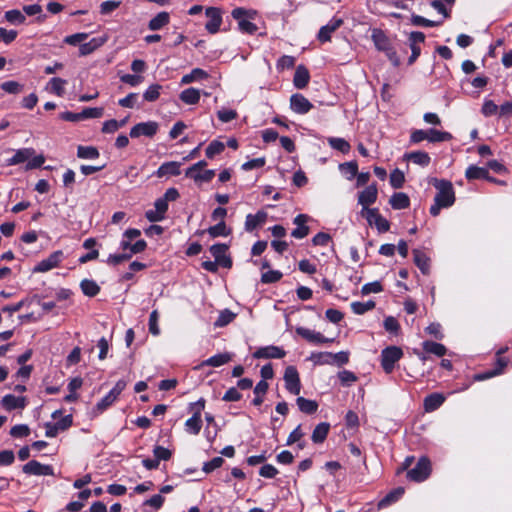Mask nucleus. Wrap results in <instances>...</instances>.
Wrapping results in <instances>:
<instances>
[{
	"instance_id": "nucleus-1",
	"label": "nucleus",
	"mask_w": 512,
	"mask_h": 512,
	"mask_svg": "<svg viewBox=\"0 0 512 512\" xmlns=\"http://www.w3.org/2000/svg\"><path fill=\"white\" fill-rule=\"evenodd\" d=\"M231 15L237 21L242 33L250 35L256 33L258 27L252 22L258 15L256 10L238 7L232 10Z\"/></svg>"
},
{
	"instance_id": "nucleus-2",
	"label": "nucleus",
	"mask_w": 512,
	"mask_h": 512,
	"mask_svg": "<svg viewBox=\"0 0 512 512\" xmlns=\"http://www.w3.org/2000/svg\"><path fill=\"white\" fill-rule=\"evenodd\" d=\"M433 185L437 190L434 201L447 208L452 206L455 202V192L452 183L444 179H434Z\"/></svg>"
},
{
	"instance_id": "nucleus-3",
	"label": "nucleus",
	"mask_w": 512,
	"mask_h": 512,
	"mask_svg": "<svg viewBox=\"0 0 512 512\" xmlns=\"http://www.w3.org/2000/svg\"><path fill=\"white\" fill-rule=\"evenodd\" d=\"M403 356V351L400 347L389 346L381 352V366L385 373L390 374L395 367V363L398 362Z\"/></svg>"
},
{
	"instance_id": "nucleus-4",
	"label": "nucleus",
	"mask_w": 512,
	"mask_h": 512,
	"mask_svg": "<svg viewBox=\"0 0 512 512\" xmlns=\"http://www.w3.org/2000/svg\"><path fill=\"white\" fill-rule=\"evenodd\" d=\"M431 473V462L427 457H421L414 468L408 470L407 478L414 482L426 480Z\"/></svg>"
},
{
	"instance_id": "nucleus-5",
	"label": "nucleus",
	"mask_w": 512,
	"mask_h": 512,
	"mask_svg": "<svg viewBox=\"0 0 512 512\" xmlns=\"http://www.w3.org/2000/svg\"><path fill=\"white\" fill-rule=\"evenodd\" d=\"M126 385L127 383L124 380L117 381L115 386L96 404L97 412L102 413L109 408L117 400Z\"/></svg>"
},
{
	"instance_id": "nucleus-6",
	"label": "nucleus",
	"mask_w": 512,
	"mask_h": 512,
	"mask_svg": "<svg viewBox=\"0 0 512 512\" xmlns=\"http://www.w3.org/2000/svg\"><path fill=\"white\" fill-rule=\"evenodd\" d=\"M285 388L293 395H299L301 391V382L297 369L294 366H288L284 372Z\"/></svg>"
},
{
	"instance_id": "nucleus-7",
	"label": "nucleus",
	"mask_w": 512,
	"mask_h": 512,
	"mask_svg": "<svg viewBox=\"0 0 512 512\" xmlns=\"http://www.w3.org/2000/svg\"><path fill=\"white\" fill-rule=\"evenodd\" d=\"M63 260V252L61 250L54 251L46 259L41 260L34 268V273H44L59 266Z\"/></svg>"
},
{
	"instance_id": "nucleus-8",
	"label": "nucleus",
	"mask_w": 512,
	"mask_h": 512,
	"mask_svg": "<svg viewBox=\"0 0 512 512\" xmlns=\"http://www.w3.org/2000/svg\"><path fill=\"white\" fill-rule=\"evenodd\" d=\"M362 216L366 218L369 225H375L380 233L387 232L390 229L389 221L379 213L377 208L365 211Z\"/></svg>"
},
{
	"instance_id": "nucleus-9",
	"label": "nucleus",
	"mask_w": 512,
	"mask_h": 512,
	"mask_svg": "<svg viewBox=\"0 0 512 512\" xmlns=\"http://www.w3.org/2000/svg\"><path fill=\"white\" fill-rule=\"evenodd\" d=\"M378 189L375 183L367 186L364 190H362L358 195V204L362 206L361 214L364 215V212L369 210V206L374 204L377 200Z\"/></svg>"
},
{
	"instance_id": "nucleus-10",
	"label": "nucleus",
	"mask_w": 512,
	"mask_h": 512,
	"mask_svg": "<svg viewBox=\"0 0 512 512\" xmlns=\"http://www.w3.org/2000/svg\"><path fill=\"white\" fill-rule=\"evenodd\" d=\"M159 125L155 121L141 122L134 125L130 130L131 138L140 136L153 137L158 131Z\"/></svg>"
},
{
	"instance_id": "nucleus-11",
	"label": "nucleus",
	"mask_w": 512,
	"mask_h": 512,
	"mask_svg": "<svg viewBox=\"0 0 512 512\" xmlns=\"http://www.w3.org/2000/svg\"><path fill=\"white\" fill-rule=\"evenodd\" d=\"M23 473L27 475H37V476H53L54 469L51 465L42 464L36 460H31L27 462L22 467Z\"/></svg>"
},
{
	"instance_id": "nucleus-12",
	"label": "nucleus",
	"mask_w": 512,
	"mask_h": 512,
	"mask_svg": "<svg viewBox=\"0 0 512 512\" xmlns=\"http://www.w3.org/2000/svg\"><path fill=\"white\" fill-rule=\"evenodd\" d=\"M208 21L205 24L206 30L215 34L219 31L222 23V11L218 7H208L205 11Z\"/></svg>"
},
{
	"instance_id": "nucleus-13",
	"label": "nucleus",
	"mask_w": 512,
	"mask_h": 512,
	"mask_svg": "<svg viewBox=\"0 0 512 512\" xmlns=\"http://www.w3.org/2000/svg\"><path fill=\"white\" fill-rule=\"evenodd\" d=\"M228 245L217 243L210 247V253L215 258V261L220 264L221 267L231 268L232 267V259L227 255Z\"/></svg>"
},
{
	"instance_id": "nucleus-14",
	"label": "nucleus",
	"mask_w": 512,
	"mask_h": 512,
	"mask_svg": "<svg viewBox=\"0 0 512 512\" xmlns=\"http://www.w3.org/2000/svg\"><path fill=\"white\" fill-rule=\"evenodd\" d=\"M286 352L281 347L269 345L258 348L253 353L255 359H281L285 357Z\"/></svg>"
},
{
	"instance_id": "nucleus-15",
	"label": "nucleus",
	"mask_w": 512,
	"mask_h": 512,
	"mask_svg": "<svg viewBox=\"0 0 512 512\" xmlns=\"http://www.w3.org/2000/svg\"><path fill=\"white\" fill-rule=\"evenodd\" d=\"M313 108V104L302 94L295 93L290 97V109L297 114H306Z\"/></svg>"
},
{
	"instance_id": "nucleus-16",
	"label": "nucleus",
	"mask_w": 512,
	"mask_h": 512,
	"mask_svg": "<svg viewBox=\"0 0 512 512\" xmlns=\"http://www.w3.org/2000/svg\"><path fill=\"white\" fill-rule=\"evenodd\" d=\"M296 333L307 340L310 343L313 344H324V343H331L334 341L332 338H326L324 335H322L320 332H316L314 330H311L309 328L305 327H297Z\"/></svg>"
},
{
	"instance_id": "nucleus-17",
	"label": "nucleus",
	"mask_w": 512,
	"mask_h": 512,
	"mask_svg": "<svg viewBox=\"0 0 512 512\" xmlns=\"http://www.w3.org/2000/svg\"><path fill=\"white\" fill-rule=\"evenodd\" d=\"M1 406L6 411L24 409L27 406V399L24 396H15L13 394H7L2 398Z\"/></svg>"
},
{
	"instance_id": "nucleus-18",
	"label": "nucleus",
	"mask_w": 512,
	"mask_h": 512,
	"mask_svg": "<svg viewBox=\"0 0 512 512\" xmlns=\"http://www.w3.org/2000/svg\"><path fill=\"white\" fill-rule=\"evenodd\" d=\"M310 217L306 214H298L294 220L293 223L297 226L295 229L292 230L291 236L296 239H303L309 234V227L306 225Z\"/></svg>"
},
{
	"instance_id": "nucleus-19",
	"label": "nucleus",
	"mask_w": 512,
	"mask_h": 512,
	"mask_svg": "<svg viewBox=\"0 0 512 512\" xmlns=\"http://www.w3.org/2000/svg\"><path fill=\"white\" fill-rule=\"evenodd\" d=\"M343 24L341 18L333 17L326 25L322 26L318 32V40L327 42L331 39V34Z\"/></svg>"
},
{
	"instance_id": "nucleus-20",
	"label": "nucleus",
	"mask_w": 512,
	"mask_h": 512,
	"mask_svg": "<svg viewBox=\"0 0 512 512\" xmlns=\"http://www.w3.org/2000/svg\"><path fill=\"white\" fill-rule=\"evenodd\" d=\"M371 38L378 51L385 52L393 46L389 37L381 29H373Z\"/></svg>"
},
{
	"instance_id": "nucleus-21",
	"label": "nucleus",
	"mask_w": 512,
	"mask_h": 512,
	"mask_svg": "<svg viewBox=\"0 0 512 512\" xmlns=\"http://www.w3.org/2000/svg\"><path fill=\"white\" fill-rule=\"evenodd\" d=\"M180 167H181V163H179V162H176V161L165 162L160 165V167L155 172V175L158 178H162L165 176H178L181 173Z\"/></svg>"
},
{
	"instance_id": "nucleus-22",
	"label": "nucleus",
	"mask_w": 512,
	"mask_h": 512,
	"mask_svg": "<svg viewBox=\"0 0 512 512\" xmlns=\"http://www.w3.org/2000/svg\"><path fill=\"white\" fill-rule=\"evenodd\" d=\"M267 219V213L264 211H258L256 214H248L245 220V230L252 232L257 227L263 225Z\"/></svg>"
},
{
	"instance_id": "nucleus-23",
	"label": "nucleus",
	"mask_w": 512,
	"mask_h": 512,
	"mask_svg": "<svg viewBox=\"0 0 512 512\" xmlns=\"http://www.w3.org/2000/svg\"><path fill=\"white\" fill-rule=\"evenodd\" d=\"M465 176L468 180L485 179L487 181H494V177L489 175L487 168L476 165H470L466 169Z\"/></svg>"
},
{
	"instance_id": "nucleus-24",
	"label": "nucleus",
	"mask_w": 512,
	"mask_h": 512,
	"mask_svg": "<svg viewBox=\"0 0 512 512\" xmlns=\"http://www.w3.org/2000/svg\"><path fill=\"white\" fill-rule=\"evenodd\" d=\"M310 80V73L304 65H298L294 74L293 84L297 89H304Z\"/></svg>"
},
{
	"instance_id": "nucleus-25",
	"label": "nucleus",
	"mask_w": 512,
	"mask_h": 512,
	"mask_svg": "<svg viewBox=\"0 0 512 512\" xmlns=\"http://www.w3.org/2000/svg\"><path fill=\"white\" fill-rule=\"evenodd\" d=\"M34 154L35 149L33 148L18 149L11 158L7 159V165L13 166L24 163L25 161H28V159H30Z\"/></svg>"
},
{
	"instance_id": "nucleus-26",
	"label": "nucleus",
	"mask_w": 512,
	"mask_h": 512,
	"mask_svg": "<svg viewBox=\"0 0 512 512\" xmlns=\"http://www.w3.org/2000/svg\"><path fill=\"white\" fill-rule=\"evenodd\" d=\"M208 78L209 74L205 70L201 68H194L190 73L182 76L180 84L187 85L193 82H200Z\"/></svg>"
},
{
	"instance_id": "nucleus-27",
	"label": "nucleus",
	"mask_w": 512,
	"mask_h": 512,
	"mask_svg": "<svg viewBox=\"0 0 512 512\" xmlns=\"http://www.w3.org/2000/svg\"><path fill=\"white\" fill-rule=\"evenodd\" d=\"M414 263L420 269V271L427 275L430 271V259L429 257L419 249L413 250Z\"/></svg>"
},
{
	"instance_id": "nucleus-28",
	"label": "nucleus",
	"mask_w": 512,
	"mask_h": 512,
	"mask_svg": "<svg viewBox=\"0 0 512 512\" xmlns=\"http://www.w3.org/2000/svg\"><path fill=\"white\" fill-rule=\"evenodd\" d=\"M445 401V397L441 393H432L424 399V409L427 412L437 410Z\"/></svg>"
},
{
	"instance_id": "nucleus-29",
	"label": "nucleus",
	"mask_w": 512,
	"mask_h": 512,
	"mask_svg": "<svg viewBox=\"0 0 512 512\" xmlns=\"http://www.w3.org/2000/svg\"><path fill=\"white\" fill-rule=\"evenodd\" d=\"M507 365V361L505 359H501L499 358L497 360V364H496V367L493 369V370H489V371H486V372H483V373H478L474 376V379L476 381H483V380H487L489 378H492L494 376H497L499 374H501L504 370V368L506 367Z\"/></svg>"
},
{
	"instance_id": "nucleus-30",
	"label": "nucleus",
	"mask_w": 512,
	"mask_h": 512,
	"mask_svg": "<svg viewBox=\"0 0 512 512\" xmlns=\"http://www.w3.org/2000/svg\"><path fill=\"white\" fill-rule=\"evenodd\" d=\"M404 494V488L398 487L392 491H390L384 498H382L377 506L378 509H383L388 507L389 505L397 502Z\"/></svg>"
},
{
	"instance_id": "nucleus-31",
	"label": "nucleus",
	"mask_w": 512,
	"mask_h": 512,
	"mask_svg": "<svg viewBox=\"0 0 512 512\" xmlns=\"http://www.w3.org/2000/svg\"><path fill=\"white\" fill-rule=\"evenodd\" d=\"M232 360V354L225 352L209 357L202 362L203 366L220 367Z\"/></svg>"
},
{
	"instance_id": "nucleus-32",
	"label": "nucleus",
	"mask_w": 512,
	"mask_h": 512,
	"mask_svg": "<svg viewBox=\"0 0 512 512\" xmlns=\"http://www.w3.org/2000/svg\"><path fill=\"white\" fill-rule=\"evenodd\" d=\"M201 92L196 88H187L179 94V99L187 105H195L199 102Z\"/></svg>"
},
{
	"instance_id": "nucleus-33",
	"label": "nucleus",
	"mask_w": 512,
	"mask_h": 512,
	"mask_svg": "<svg viewBox=\"0 0 512 512\" xmlns=\"http://www.w3.org/2000/svg\"><path fill=\"white\" fill-rule=\"evenodd\" d=\"M391 207L395 210L406 209L410 206V199L406 193H394L389 200Z\"/></svg>"
},
{
	"instance_id": "nucleus-34",
	"label": "nucleus",
	"mask_w": 512,
	"mask_h": 512,
	"mask_svg": "<svg viewBox=\"0 0 512 512\" xmlns=\"http://www.w3.org/2000/svg\"><path fill=\"white\" fill-rule=\"evenodd\" d=\"M330 430V424L327 422L319 423L313 430L311 439L313 443L320 444L325 441Z\"/></svg>"
},
{
	"instance_id": "nucleus-35",
	"label": "nucleus",
	"mask_w": 512,
	"mask_h": 512,
	"mask_svg": "<svg viewBox=\"0 0 512 512\" xmlns=\"http://www.w3.org/2000/svg\"><path fill=\"white\" fill-rule=\"evenodd\" d=\"M105 38H92L89 42L82 43L79 47L80 56H86L93 53L96 49L105 43Z\"/></svg>"
},
{
	"instance_id": "nucleus-36",
	"label": "nucleus",
	"mask_w": 512,
	"mask_h": 512,
	"mask_svg": "<svg viewBox=\"0 0 512 512\" xmlns=\"http://www.w3.org/2000/svg\"><path fill=\"white\" fill-rule=\"evenodd\" d=\"M169 21V13L162 11L149 21L148 28L152 31H157L166 26L169 23Z\"/></svg>"
},
{
	"instance_id": "nucleus-37",
	"label": "nucleus",
	"mask_w": 512,
	"mask_h": 512,
	"mask_svg": "<svg viewBox=\"0 0 512 512\" xmlns=\"http://www.w3.org/2000/svg\"><path fill=\"white\" fill-rule=\"evenodd\" d=\"M405 158L422 167L428 166L431 161L429 154L424 151H414L407 153L405 154Z\"/></svg>"
},
{
	"instance_id": "nucleus-38",
	"label": "nucleus",
	"mask_w": 512,
	"mask_h": 512,
	"mask_svg": "<svg viewBox=\"0 0 512 512\" xmlns=\"http://www.w3.org/2000/svg\"><path fill=\"white\" fill-rule=\"evenodd\" d=\"M202 427V420L201 417H199L198 412H194L192 417L186 420L185 422V430L187 433L192 435L199 434Z\"/></svg>"
},
{
	"instance_id": "nucleus-39",
	"label": "nucleus",
	"mask_w": 512,
	"mask_h": 512,
	"mask_svg": "<svg viewBox=\"0 0 512 512\" xmlns=\"http://www.w3.org/2000/svg\"><path fill=\"white\" fill-rule=\"evenodd\" d=\"M296 403L299 410L305 414H314L318 409V403L316 401L304 397H298Z\"/></svg>"
},
{
	"instance_id": "nucleus-40",
	"label": "nucleus",
	"mask_w": 512,
	"mask_h": 512,
	"mask_svg": "<svg viewBox=\"0 0 512 512\" xmlns=\"http://www.w3.org/2000/svg\"><path fill=\"white\" fill-rule=\"evenodd\" d=\"M422 347L426 353L434 354L438 357L444 356L447 352V349L443 344L433 341H424L422 343Z\"/></svg>"
},
{
	"instance_id": "nucleus-41",
	"label": "nucleus",
	"mask_w": 512,
	"mask_h": 512,
	"mask_svg": "<svg viewBox=\"0 0 512 512\" xmlns=\"http://www.w3.org/2000/svg\"><path fill=\"white\" fill-rule=\"evenodd\" d=\"M428 142L430 143H440L450 141L452 139V134L446 131H439L433 128L427 130Z\"/></svg>"
},
{
	"instance_id": "nucleus-42",
	"label": "nucleus",
	"mask_w": 512,
	"mask_h": 512,
	"mask_svg": "<svg viewBox=\"0 0 512 512\" xmlns=\"http://www.w3.org/2000/svg\"><path fill=\"white\" fill-rule=\"evenodd\" d=\"M80 287H81L83 294L88 297H94L100 291L99 285L94 280H90V279L82 280L80 283Z\"/></svg>"
},
{
	"instance_id": "nucleus-43",
	"label": "nucleus",
	"mask_w": 512,
	"mask_h": 512,
	"mask_svg": "<svg viewBox=\"0 0 512 512\" xmlns=\"http://www.w3.org/2000/svg\"><path fill=\"white\" fill-rule=\"evenodd\" d=\"M328 144L332 149L338 150L344 154L348 153L351 149L349 142L340 137H330Z\"/></svg>"
},
{
	"instance_id": "nucleus-44",
	"label": "nucleus",
	"mask_w": 512,
	"mask_h": 512,
	"mask_svg": "<svg viewBox=\"0 0 512 512\" xmlns=\"http://www.w3.org/2000/svg\"><path fill=\"white\" fill-rule=\"evenodd\" d=\"M207 231L212 238L231 234V229L226 226L224 221H220L216 225L209 227Z\"/></svg>"
},
{
	"instance_id": "nucleus-45",
	"label": "nucleus",
	"mask_w": 512,
	"mask_h": 512,
	"mask_svg": "<svg viewBox=\"0 0 512 512\" xmlns=\"http://www.w3.org/2000/svg\"><path fill=\"white\" fill-rule=\"evenodd\" d=\"M99 151L93 146H78L77 156L81 159H97L99 157Z\"/></svg>"
},
{
	"instance_id": "nucleus-46",
	"label": "nucleus",
	"mask_w": 512,
	"mask_h": 512,
	"mask_svg": "<svg viewBox=\"0 0 512 512\" xmlns=\"http://www.w3.org/2000/svg\"><path fill=\"white\" fill-rule=\"evenodd\" d=\"M67 84V81L65 79L59 78V77H53L50 79L48 85L50 87V91L57 96H63L65 92V85Z\"/></svg>"
},
{
	"instance_id": "nucleus-47",
	"label": "nucleus",
	"mask_w": 512,
	"mask_h": 512,
	"mask_svg": "<svg viewBox=\"0 0 512 512\" xmlns=\"http://www.w3.org/2000/svg\"><path fill=\"white\" fill-rule=\"evenodd\" d=\"M374 308H375V302L372 300H369L367 302L356 301V302L351 303V309L357 315H363L366 312H368Z\"/></svg>"
},
{
	"instance_id": "nucleus-48",
	"label": "nucleus",
	"mask_w": 512,
	"mask_h": 512,
	"mask_svg": "<svg viewBox=\"0 0 512 512\" xmlns=\"http://www.w3.org/2000/svg\"><path fill=\"white\" fill-rule=\"evenodd\" d=\"M185 176L193 179L196 183L210 182L215 176V171L209 169L202 172L200 170L199 172L192 173V175Z\"/></svg>"
},
{
	"instance_id": "nucleus-49",
	"label": "nucleus",
	"mask_w": 512,
	"mask_h": 512,
	"mask_svg": "<svg viewBox=\"0 0 512 512\" xmlns=\"http://www.w3.org/2000/svg\"><path fill=\"white\" fill-rule=\"evenodd\" d=\"M339 168L340 171L343 173V175L346 176L348 180H351L354 177H356L358 173V165L355 161L340 164Z\"/></svg>"
},
{
	"instance_id": "nucleus-50",
	"label": "nucleus",
	"mask_w": 512,
	"mask_h": 512,
	"mask_svg": "<svg viewBox=\"0 0 512 512\" xmlns=\"http://www.w3.org/2000/svg\"><path fill=\"white\" fill-rule=\"evenodd\" d=\"M5 19L11 24H23L26 20L25 15L17 9L8 10L5 12Z\"/></svg>"
},
{
	"instance_id": "nucleus-51",
	"label": "nucleus",
	"mask_w": 512,
	"mask_h": 512,
	"mask_svg": "<svg viewBox=\"0 0 512 512\" xmlns=\"http://www.w3.org/2000/svg\"><path fill=\"white\" fill-rule=\"evenodd\" d=\"M162 86L159 84L150 85L143 93V98L147 102H154L160 97Z\"/></svg>"
},
{
	"instance_id": "nucleus-52",
	"label": "nucleus",
	"mask_w": 512,
	"mask_h": 512,
	"mask_svg": "<svg viewBox=\"0 0 512 512\" xmlns=\"http://www.w3.org/2000/svg\"><path fill=\"white\" fill-rule=\"evenodd\" d=\"M225 149V145L224 143L220 142V141H217V140H213L206 148V156L209 158V159H212L214 158L216 155L222 153Z\"/></svg>"
},
{
	"instance_id": "nucleus-53",
	"label": "nucleus",
	"mask_w": 512,
	"mask_h": 512,
	"mask_svg": "<svg viewBox=\"0 0 512 512\" xmlns=\"http://www.w3.org/2000/svg\"><path fill=\"white\" fill-rule=\"evenodd\" d=\"M309 359L316 365L330 364L332 360L331 352L312 353Z\"/></svg>"
},
{
	"instance_id": "nucleus-54",
	"label": "nucleus",
	"mask_w": 512,
	"mask_h": 512,
	"mask_svg": "<svg viewBox=\"0 0 512 512\" xmlns=\"http://www.w3.org/2000/svg\"><path fill=\"white\" fill-rule=\"evenodd\" d=\"M124 0H108L100 4V13L102 15H109L115 11Z\"/></svg>"
},
{
	"instance_id": "nucleus-55",
	"label": "nucleus",
	"mask_w": 512,
	"mask_h": 512,
	"mask_svg": "<svg viewBox=\"0 0 512 512\" xmlns=\"http://www.w3.org/2000/svg\"><path fill=\"white\" fill-rule=\"evenodd\" d=\"M405 181L404 173L399 169H394L390 174V185L395 188L399 189L403 186Z\"/></svg>"
},
{
	"instance_id": "nucleus-56",
	"label": "nucleus",
	"mask_w": 512,
	"mask_h": 512,
	"mask_svg": "<svg viewBox=\"0 0 512 512\" xmlns=\"http://www.w3.org/2000/svg\"><path fill=\"white\" fill-rule=\"evenodd\" d=\"M411 23L415 26L422 27H436L441 24L440 21H432L420 15H412Z\"/></svg>"
},
{
	"instance_id": "nucleus-57",
	"label": "nucleus",
	"mask_w": 512,
	"mask_h": 512,
	"mask_svg": "<svg viewBox=\"0 0 512 512\" xmlns=\"http://www.w3.org/2000/svg\"><path fill=\"white\" fill-rule=\"evenodd\" d=\"M383 326L389 333L397 335L400 330V325L397 319L393 316H388L384 319Z\"/></svg>"
},
{
	"instance_id": "nucleus-58",
	"label": "nucleus",
	"mask_w": 512,
	"mask_h": 512,
	"mask_svg": "<svg viewBox=\"0 0 512 512\" xmlns=\"http://www.w3.org/2000/svg\"><path fill=\"white\" fill-rule=\"evenodd\" d=\"M338 378L343 386H350L357 381L355 373L349 370H342L338 373Z\"/></svg>"
},
{
	"instance_id": "nucleus-59",
	"label": "nucleus",
	"mask_w": 512,
	"mask_h": 512,
	"mask_svg": "<svg viewBox=\"0 0 512 512\" xmlns=\"http://www.w3.org/2000/svg\"><path fill=\"white\" fill-rule=\"evenodd\" d=\"M30 428L26 424H18L11 428L10 435L14 438H24L29 436Z\"/></svg>"
},
{
	"instance_id": "nucleus-60",
	"label": "nucleus",
	"mask_w": 512,
	"mask_h": 512,
	"mask_svg": "<svg viewBox=\"0 0 512 512\" xmlns=\"http://www.w3.org/2000/svg\"><path fill=\"white\" fill-rule=\"evenodd\" d=\"M282 272L278 270H269L261 275V282L265 284L275 283L282 278Z\"/></svg>"
},
{
	"instance_id": "nucleus-61",
	"label": "nucleus",
	"mask_w": 512,
	"mask_h": 512,
	"mask_svg": "<svg viewBox=\"0 0 512 512\" xmlns=\"http://www.w3.org/2000/svg\"><path fill=\"white\" fill-rule=\"evenodd\" d=\"M158 319H159L158 311L153 310L149 316L148 326H149V332L154 336H158L160 334V328L158 326Z\"/></svg>"
},
{
	"instance_id": "nucleus-62",
	"label": "nucleus",
	"mask_w": 512,
	"mask_h": 512,
	"mask_svg": "<svg viewBox=\"0 0 512 512\" xmlns=\"http://www.w3.org/2000/svg\"><path fill=\"white\" fill-rule=\"evenodd\" d=\"M153 454H154V457L160 462L161 460L163 461H168L171 456H172V453L169 449L163 447V446H160V445H156L153 449Z\"/></svg>"
},
{
	"instance_id": "nucleus-63",
	"label": "nucleus",
	"mask_w": 512,
	"mask_h": 512,
	"mask_svg": "<svg viewBox=\"0 0 512 512\" xmlns=\"http://www.w3.org/2000/svg\"><path fill=\"white\" fill-rule=\"evenodd\" d=\"M234 318L235 314L232 313L230 310L226 309L220 313L218 319L215 322V325L218 327L226 326L230 322H232Z\"/></svg>"
},
{
	"instance_id": "nucleus-64",
	"label": "nucleus",
	"mask_w": 512,
	"mask_h": 512,
	"mask_svg": "<svg viewBox=\"0 0 512 512\" xmlns=\"http://www.w3.org/2000/svg\"><path fill=\"white\" fill-rule=\"evenodd\" d=\"M0 87L9 94H18L22 90V85L16 81L3 82Z\"/></svg>"
}]
</instances>
